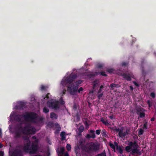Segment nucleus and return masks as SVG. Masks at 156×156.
I'll return each instance as SVG.
<instances>
[{
	"instance_id": "1",
	"label": "nucleus",
	"mask_w": 156,
	"mask_h": 156,
	"mask_svg": "<svg viewBox=\"0 0 156 156\" xmlns=\"http://www.w3.org/2000/svg\"><path fill=\"white\" fill-rule=\"evenodd\" d=\"M109 145L115 151H117L120 154L122 153V150L120 147L118 146L116 143L114 142V144L110 143Z\"/></svg>"
},
{
	"instance_id": "2",
	"label": "nucleus",
	"mask_w": 156,
	"mask_h": 156,
	"mask_svg": "<svg viewBox=\"0 0 156 156\" xmlns=\"http://www.w3.org/2000/svg\"><path fill=\"white\" fill-rule=\"evenodd\" d=\"M25 151L27 152H29L30 153H33L35 151L37 150V148L36 147L35 148H34V150H33V151L30 150L29 151V146L28 145H27V146H26L25 147Z\"/></svg>"
},
{
	"instance_id": "3",
	"label": "nucleus",
	"mask_w": 156,
	"mask_h": 156,
	"mask_svg": "<svg viewBox=\"0 0 156 156\" xmlns=\"http://www.w3.org/2000/svg\"><path fill=\"white\" fill-rule=\"evenodd\" d=\"M87 147H88L89 149L94 150L95 149V145L92 143L89 144Z\"/></svg>"
},
{
	"instance_id": "4",
	"label": "nucleus",
	"mask_w": 156,
	"mask_h": 156,
	"mask_svg": "<svg viewBox=\"0 0 156 156\" xmlns=\"http://www.w3.org/2000/svg\"><path fill=\"white\" fill-rule=\"evenodd\" d=\"M95 136L94 134V131L93 130H91L90 131V135H87V137H91L92 138H94L95 137Z\"/></svg>"
},
{
	"instance_id": "5",
	"label": "nucleus",
	"mask_w": 156,
	"mask_h": 156,
	"mask_svg": "<svg viewBox=\"0 0 156 156\" xmlns=\"http://www.w3.org/2000/svg\"><path fill=\"white\" fill-rule=\"evenodd\" d=\"M122 76L127 80H130V77L129 74H124L122 75Z\"/></svg>"
},
{
	"instance_id": "6",
	"label": "nucleus",
	"mask_w": 156,
	"mask_h": 156,
	"mask_svg": "<svg viewBox=\"0 0 156 156\" xmlns=\"http://www.w3.org/2000/svg\"><path fill=\"white\" fill-rule=\"evenodd\" d=\"M65 132H62L61 133L60 136L61 137V139H62V140H64L65 139Z\"/></svg>"
},
{
	"instance_id": "7",
	"label": "nucleus",
	"mask_w": 156,
	"mask_h": 156,
	"mask_svg": "<svg viewBox=\"0 0 156 156\" xmlns=\"http://www.w3.org/2000/svg\"><path fill=\"white\" fill-rule=\"evenodd\" d=\"M132 148V146H131V147L130 146H127L126 147V150L128 152H130L131 151V149Z\"/></svg>"
},
{
	"instance_id": "8",
	"label": "nucleus",
	"mask_w": 156,
	"mask_h": 156,
	"mask_svg": "<svg viewBox=\"0 0 156 156\" xmlns=\"http://www.w3.org/2000/svg\"><path fill=\"white\" fill-rule=\"evenodd\" d=\"M83 126H80L78 128V130L80 132H82L83 130Z\"/></svg>"
},
{
	"instance_id": "9",
	"label": "nucleus",
	"mask_w": 156,
	"mask_h": 156,
	"mask_svg": "<svg viewBox=\"0 0 156 156\" xmlns=\"http://www.w3.org/2000/svg\"><path fill=\"white\" fill-rule=\"evenodd\" d=\"M50 117L51 118H55L56 117V116L55 114L52 113L51 114Z\"/></svg>"
},
{
	"instance_id": "10",
	"label": "nucleus",
	"mask_w": 156,
	"mask_h": 156,
	"mask_svg": "<svg viewBox=\"0 0 156 156\" xmlns=\"http://www.w3.org/2000/svg\"><path fill=\"white\" fill-rule=\"evenodd\" d=\"M66 148L68 150H70L71 149V145L69 144H67L66 146Z\"/></svg>"
},
{
	"instance_id": "11",
	"label": "nucleus",
	"mask_w": 156,
	"mask_h": 156,
	"mask_svg": "<svg viewBox=\"0 0 156 156\" xmlns=\"http://www.w3.org/2000/svg\"><path fill=\"white\" fill-rule=\"evenodd\" d=\"M119 135L120 136H125L126 134L124 133H122L121 132H120L119 133Z\"/></svg>"
},
{
	"instance_id": "12",
	"label": "nucleus",
	"mask_w": 156,
	"mask_h": 156,
	"mask_svg": "<svg viewBox=\"0 0 156 156\" xmlns=\"http://www.w3.org/2000/svg\"><path fill=\"white\" fill-rule=\"evenodd\" d=\"M101 120L104 123L105 125H107V124H108V122H107L106 120L105 121L104 119H101Z\"/></svg>"
},
{
	"instance_id": "13",
	"label": "nucleus",
	"mask_w": 156,
	"mask_h": 156,
	"mask_svg": "<svg viewBox=\"0 0 156 156\" xmlns=\"http://www.w3.org/2000/svg\"><path fill=\"white\" fill-rule=\"evenodd\" d=\"M49 110L48 109L44 108L43 109V112L45 113H47L48 112Z\"/></svg>"
},
{
	"instance_id": "14",
	"label": "nucleus",
	"mask_w": 156,
	"mask_h": 156,
	"mask_svg": "<svg viewBox=\"0 0 156 156\" xmlns=\"http://www.w3.org/2000/svg\"><path fill=\"white\" fill-rule=\"evenodd\" d=\"M143 133V130L142 129H140L139 132V135H141V134H142Z\"/></svg>"
},
{
	"instance_id": "15",
	"label": "nucleus",
	"mask_w": 156,
	"mask_h": 156,
	"mask_svg": "<svg viewBox=\"0 0 156 156\" xmlns=\"http://www.w3.org/2000/svg\"><path fill=\"white\" fill-rule=\"evenodd\" d=\"M98 156H106V155L105 153H103L101 154L98 155Z\"/></svg>"
},
{
	"instance_id": "16",
	"label": "nucleus",
	"mask_w": 156,
	"mask_h": 156,
	"mask_svg": "<svg viewBox=\"0 0 156 156\" xmlns=\"http://www.w3.org/2000/svg\"><path fill=\"white\" fill-rule=\"evenodd\" d=\"M100 130H97L96 131V133L97 134H99L100 133Z\"/></svg>"
},
{
	"instance_id": "17",
	"label": "nucleus",
	"mask_w": 156,
	"mask_h": 156,
	"mask_svg": "<svg viewBox=\"0 0 156 156\" xmlns=\"http://www.w3.org/2000/svg\"><path fill=\"white\" fill-rule=\"evenodd\" d=\"M108 71L110 73H112L113 72L114 70L113 69H109L108 70Z\"/></svg>"
},
{
	"instance_id": "18",
	"label": "nucleus",
	"mask_w": 156,
	"mask_h": 156,
	"mask_svg": "<svg viewBox=\"0 0 156 156\" xmlns=\"http://www.w3.org/2000/svg\"><path fill=\"white\" fill-rule=\"evenodd\" d=\"M155 94L153 93H152L151 94V96L152 98H154L155 97Z\"/></svg>"
},
{
	"instance_id": "19",
	"label": "nucleus",
	"mask_w": 156,
	"mask_h": 156,
	"mask_svg": "<svg viewBox=\"0 0 156 156\" xmlns=\"http://www.w3.org/2000/svg\"><path fill=\"white\" fill-rule=\"evenodd\" d=\"M56 124V126H57V128H58L59 130H60V128L59 127V125L57 123Z\"/></svg>"
},
{
	"instance_id": "20",
	"label": "nucleus",
	"mask_w": 156,
	"mask_h": 156,
	"mask_svg": "<svg viewBox=\"0 0 156 156\" xmlns=\"http://www.w3.org/2000/svg\"><path fill=\"white\" fill-rule=\"evenodd\" d=\"M60 150H61V152H62L64 151V147H61Z\"/></svg>"
},
{
	"instance_id": "21",
	"label": "nucleus",
	"mask_w": 156,
	"mask_h": 156,
	"mask_svg": "<svg viewBox=\"0 0 156 156\" xmlns=\"http://www.w3.org/2000/svg\"><path fill=\"white\" fill-rule=\"evenodd\" d=\"M83 90V89L82 87H80L79 89L78 90V92H80L82 91Z\"/></svg>"
},
{
	"instance_id": "22",
	"label": "nucleus",
	"mask_w": 156,
	"mask_h": 156,
	"mask_svg": "<svg viewBox=\"0 0 156 156\" xmlns=\"http://www.w3.org/2000/svg\"><path fill=\"white\" fill-rule=\"evenodd\" d=\"M140 116L141 117H144V114L143 113H141L140 114Z\"/></svg>"
},
{
	"instance_id": "23",
	"label": "nucleus",
	"mask_w": 156,
	"mask_h": 156,
	"mask_svg": "<svg viewBox=\"0 0 156 156\" xmlns=\"http://www.w3.org/2000/svg\"><path fill=\"white\" fill-rule=\"evenodd\" d=\"M101 74L103 76H106V75L105 73L104 72H101Z\"/></svg>"
},
{
	"instance_id": "24",
	"label": "nucleus",
	"mask_w": 156,
	"mask_h": 156,
	"mask_svg": "<svg viewBox=\"0 0 156 156\" xmlns=\"http://www.w3.org/2000/svg\"><path fill=\"white\" fill-rule=\"evenodd\" d=\"M4 155V153L2 151L0 152V156H3Z\"/></svg>"
},
{
	"instance_id": "25",
	"label": "nucleus",
	"mask_w": 156,
	"mask_h": 156,
	"mask_svg": "<svg viewBox=\"0 0 156 156\" xmlns=\"http://www.w3.org/2000/svg\"><path fill=\"white\" fill-rule=\"evenodd\" d=\"M147 123H145L144 125V128L146 129Z\"/></svg>"
},
{
	"instance_id": "26",
	"label": "nucleus",
	"mask_w": 156,
	"mask_h": 156,
	"mask_svg": "<svg viewBox=\"0 0 156 156\" xmlns=\"http://www.w3.org/2000/svg\"><path fill=\"white\" fill-rule=\"evenodd\" d=\"M102 95L103 94H99L98 95V97L99 98H100L102 96Z\"/></svg>"
},
{
	"instance_id": "27",
	"label": "nucleus",
	"mask_w": 156,
	"mask_h": 156,
	"mask_svg": "<svg viewBox=\"0 0 156 156\" xmlns=\"http://www.w3.org/2000/svg\"><path fill=\"white\" fill-rule=\"evenodd\" d=\"M147 102H148V103L149 105V106H150L151 105V102L150 101H148Z\"/></svg>"
},
{
	"instance_id": "28",
	"label": "nucleus",
	"mask_w": 156,
	"mask_h": 156,
	"mask_svg": "<svg viewBox=\"0 0 156 156\" xmlns=\"http://www.w3.org/2000/svg\"><path fill=\"white\" fill-rule=\"evenodd\" d=\"M110 86H111V87H114L115 86V84H111V85Z\"/></svg>"
},
{
	"instance_id": "29",
	"label": "nucleus",
	"mask_w": 156,
	"mask_h": 156,
	"mask_svg": "<svg viewBox=\"0 0 156 156\" xmlns=\"http://www.w3.org/2000/svg\"><path fill=\"white\" fill-rule=\"evenodd\" d=\"M64 156H68V154L67 153H66L65 155H64Z\"/></svg>"
},
{
	"instance_id": "30",
	"label": "nucleus",
	"mask_w": 156,
	"mask_h": 156,
	"mask_svg": "<svg viewBox=\"0 0 156 156\" xmlns=\"http://www.w3.org/2000/svg\"><path fill=\"white\" fill-rule=\"evenodd\" d=\"M41 89L42 90H43V89H44V87L42 86H41Z\"/></svg>"
},
{
	"instance_id": "31",
	"label": "nucleus",
	"mask_w": 156,
	"mask_h": 156,
	"mask_svg": "<svg viewBox=\"0 0 156 156\" xmlns=\"http://www.w3.org/2000/svg\"><path fill=\"white\" fill-rule=\"evenodd\" d=\"M2 134V129H0V135H1Z\"/></svg>"
},
{
	"instance_id": "32",
	"label": "nucleus",
	"mask_w": 156,
	"mask_h": 156,
	"mask_svg": "<svg viewBox=\"0 0 156 156\" xmlns=\"http://www.w3.org/2000/svg\"><path fill=\"white\" fill-rule=\"evenodd\" d=\"M154 120V118H152L151 119V121H153Z\"/></svg>"
},
{
	"instance_id": "33",
	"label": "nucleus",
	"mask_w": 156,
	"mask_h": 156,
	"mask_svg": "<svg viewBox=\"0 0 156 156\" xmlns=\"http://www.w3.org/2000/svg\"><path fill=\"white\" fill-rule=\"evenodd\" d=\"M2 147V145L1 144H0V148Z\"/></svg>"
},
{
	"instance_id": "34",
	"label": "nucleus",
	"mask_w": 156,
	"mask_h": 156,
	"mask_svg": "<svg viewBox=\"0 0 156 156\" xmlns=\"http://www.w3.org/2000/svg\"><path fill=\"white\" fill-rule=\"evenodd\" d=\"M103 88V86H101L100 87V88L101 89L102 88Z\"/></svg>"
},
{
	"instance_id": "35",
	"label": "nucleus",
	"mask_w": 156,
	"mask_h": 156,
	"mask_svg": "<svg viewBox=\"0 0 156 156\" xmlns=\"http://www.w3.org/2000/svg\"><path fill=\"white\" fill-rule=\"evenodd\" d=\"M110 118L111 119L112 118V116H110Z\"/></svg>"
},
{
	"instance_id": "36",
	"label": "nucleus",
	"mask_w": 156,
	"mask_h": 156,
	"mask_svg": "<svg viewBox=\"0 0 156 156\" xmlns=\"http://www.w3.org/2000/svg\"><path fill=\"white\" fill-rule=\"evenodd\" d=\"M53 107H54V108H56V106H53Z\"/></svg>"
},
{
	"instance_id": "37",
	"label": "nucleus",
	"mask_w": 156,
	"mask_h": 156,
	"mask_svg": "<svg viewBox=\"0 0 156 156\" xmlns=\"http://www.w3.org/2000/svg\"><path fill=\"white\" fill-rule=\"evenodd\" d=\"M133 152L134 153V152H135L136 151H135V150H134V151H133Z\"/></svg>"
}]
</instances>
